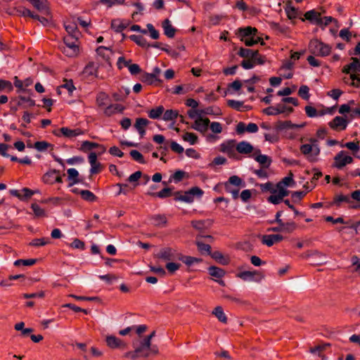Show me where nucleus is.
Here are the masks:
<instances>
[{"mask_svg":"<svg viewBox=\"0 0 360 360\" xmlns=\"http://www.w3.org/2000/svg\"><path fill=\"white\" fill-rule=\"evenodd\" d=\"M184 141L190 143L191 145L195 144L198 141V136L193 132H186L182 136Z\"/></svg>","mask_w":360,"mask_h":360,"instance_id":"nucleus-44","label":"nucleus"},{"mask_svg":"<svg viewBox=\"0 0 360 360\" xmlns=\"http://www.w3.org/2000/svg\"><path fill=\"white\" fill-rule=\"evenodd\" d=\"M345 151L342 150L335 156L333 165L334 167H337L338 169H342L346 165L345 160Z\"/></svg>","mask_w":360,"mask_h":360,"instance_id":"nucleus-27","label":"nucleus"},{"mask_svg":"<svg viewBox=\"0 0 360 360\" xmlns=\"http://www.w3.org/2000/svg\"><path fill=\"white\" fill-rule=\"evenodd\" d=\"M34 147L39 151H43V150H47L49 148H51V149H53V145H52L51 143H49L45 141H42L35 142L34 144Z\"/></svg>","mask_w":360,"mask_h":360,"instance_id":"nucleus-49","label":"nucleus"},{"mask_svg":"<svg viewBox=\"0 0 360 360\" xmlns=\"http://www.w3.org/2000/svg\"><path fill=\"white\" fill-rule=\"evenodd\" d=\"M311 143L303 144L300 146V152L305 156L310 162H317V156L320 154V148L317 144V140L314 138L309 139Z\"/></svg>","mask_w":360,"mask_h":360,"instance_id":"nucleus-2","label":"nucleus"},{"mask_svg":"<svg viewBox=\"0 0 360 360\" xmlns=\"http://www.w3.org/2000/svg\"><path fill=\"white\" fill-rule=\"evenodd\" d=\"M203 191L198 187H193L187 191H176L174 193V199L176 201H184L186 202H192L194 200V195H201Z\"/></svg>","mask_w":360,"mask_h":360,"instance_id":"nucleus-4","label":"nucleus"},{"mask_svg":"<svg viewBox=\"0 0 360 360\" xmlns=\"http://www.w3.org/2000/svg\"><path fill=\"white\" fill-rule=\"evenodd\" d=\"M59 132L63 136L68 138L75 137L83 134V131L80 129H71L68 127H61L59 129Z\"/></svg>","mask_w":360,"mask_h":360,"instance_id":"nucleus-19","label":"nucleus"},{"mask_svg":"<svg viewBox=\"0 0 360 360\" xmlns=\"http://www.w3.org/2000/svg\"><path fill=\"white\" fill-rule=\"evenodd\" d=\"M64 27L68 33L66 36L80 38L81 32L77 27V23L74 22H66L64 24Z\"/></svg>","mask_w":360,"mask_h":360,"instance_id":"nucleus-13","label":"nucleus"},{"mask_svg":"<svg viewBox=\"0 0 360 360\" xmlns=\"http://www.w3.org/2000/svg\"><path fill=\"white\" fill-rule=\"evenodd\" d=\"M141 81L148 85L160 86L162 84V80L157 77L155 73L143 72L141 75Z\"/></svg>","mask_w":360,"mask_h":360,"instance_id":"nucleus-10","label":"nucleus"},{"mask_svg":"<svg viewBox=\"0 0 360 360\" xmlns=\"http://www.w3.org/2000/svg\"><path fill=\"white\" fill-rule=\"evenodd\" d=\"M212 314L218 319V320L219 321H221V323H227V317L225 315L224 312V310H223V308L220 306H217L216 307L213 311H212Z\"/></svg>","mask_w":360,"mask_h":360,"instance_id":"nucleus-34","label":"nucleus"},{"mask_svg":"<svg viewBox=\"0 0 360 360\" xmlns=\"http://www.w3.org/2000/svg\"><path fill=\"white\" fill-rule=\"evenodd\" d=\"M162 27L165 34L169 38H173L175 35L176 29L171 25L169 19H165L162 22Z\"/></svg>","mask_w":360,"mask_h":360,"instance_id":"nucleus-23","label":"nucleus"},{"mask_svg":"<svg viewBox=\"0 0 360 360\" xmlns=\"http://www.w3.org/2000/svg\"><path fill=\"white\" fill-rule=\"evenodd\" d=\"M349 202V198L347 195H335L333 200V205H335L337 207H340V202Z\"/></svg>","mask_w":360,"mask_h":360,"instance_id":"nucleus-53","label":"nucleus"},{"mask_svg":"<svg viewBox=\"0 0 360 360\" xmlns=\"http://www.w3.org/2000/svg\"><path fill=\"white\" fill-rule=\"evenodd\" d=\"M236 149L240 154H250L254 150L253 146L247 141H241L238 143Z\"/></svg>","mask_w":360,"mask_h":360,"instance_id":"nucleus-18","label":"nucleus"},{"mask_svg":"<svg viewBox=\"0 0 360 360\" xmlns=\"http://www.w3.org/2000/svg\"><path fill=\"white\" fill-rule=\"evenodd\" d=\"M278 184H281L282 186H292L295 184V181L293 179V174L292 172H290L289 175L284 177L280 182Z\"/></svg>","mask_w":360,"mask_h":360,"instance_id":"nucleus-58","label":"nucleus"},{"mask_svg":"<svg viewBox=\"0 0 360 360\" xmlns=\"http://www.w3.org/2000/svg\"><path fill=\"white\" fill-rule=\"evenodd\" d=\"M243 180L238 176L233 175L229 177L228 181L225 182L224 188L226 191H231V185L240 186L242 185Z\"/></svg>","mask_w":360,"mask_h":360,"instance_id":"nucleus-26","label":"nucleus"},{"mask_svg":"<svg viewBox=\"0 0 360 360\" xmlns=\"http://www.w3.org/2000/svg\"><path fill=\"white\" fill-rule=\"evenodd\" d=\"M36 262H37V259H17L16 261H15L14 265L15 266H20L21 265H23V266H32V265L35 264Z\"/></svg>","mask_w":360,"mask_h":360,"instance_id":"nucleus-54","label":"nucleus"},{"mask_svg":"<svg viewBox=\"0 0 360 360\" xmlns=\"http://www.w3.org/2000/svg\"><path fill=\"white\" fill-rule=\"evenodd\" d=\"M116 186H118L120 188L119 191L116 194L117 195H120V194L127 195L133 189V188L130 187L127 184L118 183L116 184Z\"/></svg>","mask_w":360,"mask_h":360,"instance_id":"nucleus-55","label":"nucleus"},{"mask_svg":"<svg viewBox=\"0 0 360 360\" xmlns=\"http://www.w3.org/2000/svg\"><path fill=\"white\" fill-rule=\"evenodd\" d=\"M149 124V121L146 118L139 117L136 120L134 127L136 129H146Z\"/></svg>","mask_w":360,"mask_h":360,"instance_id":"nucleus-57","label":"nucleus"},{"mask_svg":"<svg viewBox=\"0 0 360 360\" xmlns=\"http://www.w3.org/2000/svg\"><path fill=\"white\" fill-rule=\"evenodd\" d=\"M68 174V179L70 181L68 186H72L73 185L82 182V180L79 178V172L75 168L68 169L67 171Z\"/></svg>","mask_w":360,"mask_h":360,"instance_id":"nucleus-21","label":"nucleus"},{"mask_svg":"<svg viewBox=\"0 0 360 360\" xmlns=\"http://www.w3.org/2000/svg\"><path fill=\"white\" fill-rule=\"evenodd\" d=\"M227 105L237 111L244 112L252 109L250 105H245L243 101H238L235 100H228Z\"/></svg>","mask_w":360,"mask_h":360,"instance_id":"nucleus-15","label":"nucleus"},{"mask_svg":"<svg viewBox=\"0 0 360 360\" xmlns=\"http://www.w3.org/2000/svg\"><path fill=\"white\" fill-rule=\"evenodd\" d=\"M210 255L217 262L221 264H227L229 262V259L225 258L222 253L219 251H214L213 252H211V255Z\"/></svg>","mask_w":360,"mask_h":360,"instance_id":"nucleus-41","label":"nucleus"},{"mask_svg":"<svg viewBox=\"0 0 360 360\" xmlns=\"http://www.w3.org/2000/svg\"><path fill=\"white\" fill-rule=\"evenodd\" d=\"M355 104V101L354 100H351L348 102L347 104H343L341 105L339 108V113L340 114H345L351 111V105H353Z\"/></svg>","mask_w":360,"mask_h":360,"instance_id":"nucleus-61","label":"nucleus"},{"mask_svg":"<svg viewBox=\"0 0 360 360\" xmlns=\"http://www.w3.org/2000/svg\"><path fill=\"white\" fill-rule=\"evenodd\" d=\"M80 40L77 37H63V44L59 45V50L69 58L77 57L80 53Z\"/></svg>","mask_w":360,"mask_h":360,"instance_id":"nucleus-1","label":"nucleus"},{"mask_svg":"<svg viewBox=\"0 0 360 360\" xmlns=\"http://www.w3.org/2000/svg\"><path fill=\"white\" fill-rule=\"evenodd\" d=\"M177 259L181 261L183 263L190 266L194 263H200L202 262L201 258H197L191 256H186L179 253L177 256Z\"/></svg>","mask_w":360,"mask_h":360,"instance_id":"nucleus-20","label":"nucleus"},{"mask_svg":"<svg viewBox=\"0 0 360 360\" xmlns=\"http://www.w3.org/2000/svg\"><path fill=\"white\" fill-rule=\"evenodd\" d=\"M221 151L223 153H226L227 154H231L233 152L235 148V141L230 140L226 142H224L220 145Z\"/></svg>","mask_w":360,"mask_h":360,"instance_id":"nucleus-35","label":"nucleus"},{"mask_svg":"<svg viewBox=\"0 0 360 360\" xmlns=\"http://www.w3.org/2000/svg\"><path fill=\"white\" fill-rule=\"evenodd\" d=\"M164 111V107L162 105H159L149 110L148 115L150 119L156 120L160 118L162 115H163Z\"/></svg>","mask_w":360,"mask_h":360,"instance_id":"nucleus-32","label":"nucleus"},{"mask_svg":"<svg viewBox=\"0 0 360 360\" xmlns=\"http://www.w3.org/2000/svg\"><path fill=\"white\" fill-rule=\"evenodd\" d=\"M309 88L306 85H302L298 91V95L304 100H309Z\"/></svg>","mask_w":360,"mask_h":360,"instance_id":"nucleus-56","label":"nucleus"},{"mask_svg":"<svg viewBox=\"0 0 360 360\" xmlns=\"http://www.w3.org/2000/svg\"><path fill=\"white\" fill-rule=\"evenodd\" d=\"M179 117V112L176 110H167L163 112L162 119L165 121H172L176 120Z\"/></svg>","mask_w":360,"mask_h":360,"instance_id":"nucleus-37","label":"nucleus"},{"mask_svg":"<svg viewBox=\"0 0 360 360\" xmlns=\"http://www.w3.org/2000/svg\"><path fill=\"white\" fill-rule=\"evenodd\" d=\"M13 90V86L10 81L0 79V91H6L9 93Z\"/></svg>","mask_w":360,"mask_h":360,"instance_id":"nucleus-48","label":"nucleus"},{"mask_svg":"<svg viewBox=\"0 0 360 360\" xmlns=\"http://www.w3.org/2000/svg\"><path fill=\"white\" fill-rule=\"evenodd\" d=\"M49 243L50 240L49 238H34L30 243V245L33 247H40L46 245Z\"/></svg>","mask_w":360,"mask_h":360,"instance_id":"nucleus-47","label":"nucleus"},{"mask_svg":"<svg viewBox=\"0 0 360 360\" xmlns=\"http://www.w3.org/2000/svg\"><path fill=\"white\" fill-rule=\"evenodd\" d=\"M237 277L241 278L243 281H254L256 282H260L264 278V274L262 271L255 270V271H244L237 274Z\"/></svg>","mask_w":360,"mask_h":360,"instance_id":"nucleus-5","label":"nucleus"},{"mask_svg":"<svg viewBox=\"0 0 360 360\" xmlns=\"http://www.w3.org/2000/svg\"><path fill=\"white\" fill-rule=\"evenodd\" d=\"M252 58L243 60L241 62V64H240L241 66L245 70H249V69H252V68H254L255 67L254 59L256 57H258L259 55H261L258 50H255V51L252 50Z\"/></svg>","mask_w":360,"mask_h":360,"instance_id":"nucleus-22","label":"nucleus"},{"mask_svg":"<svg viewBox=\"0 0 360 360\" xmlns=\"http://www.w3.org/2000/svg\"><path fill=\"white\" fill-rule=\"evenodd\" d=\"M81 198L87 202H95L97 200V197L89 190H82L79 192Z\"/></svg>","mask_w":360,"mask_h":360,"instance_id":"nucleus-36","label":"nucleus"},{"mask_svg":"<svg viewBox=\"0 0 360 360\" xmlns=\"http://www.w3.org/2000/svg\"><path fill=\"white\" fill-rule=\"evenodd\" d=\"M210 122V120L207 117H198L195 120V126L193 128L198 131H205L208 128Z\"/></svg>","mask_w":360,"mask_h":360,"instance_id":"nucleus-17","label":"nucleus"},{"mask_svg":"<svg viewBox=\"0 0 360 360\" xmlns=\"http://www.w3.org/2000/svg\"><path fill=\"white\" fill-rule=\"evenodd\" d=\"M105 342L108 347L111 349H124L127 348V344L114 335H108L105 338Z\"/></svg>","mask_w":360,"mask_h":360,"instance_id":"nucleus-8","label":"nucleus"},{"mask_svg":"<svg viewBox=\"0 0 360 360\" xmlns=\"http://www.w3.org/2000/svg\"><path fill=\"white\" fill-rule=\"evenodd\" d=\"M129 39L143 48H148L150 46V44L147 41L146 39L141 35L132 34L129 37Z\"/></svg>","mask_w":360,"mask_h":360,"instance_id":"nucleus-29","label":"nucleus"},{"mask_svg":"<svg viewBox=\"0 0 360 360\" xmlns=\"http://www.w3.org/2000/svg\"><path fill=\"white\" fill-rule=\"evenodd\" d=\"M59 173L58 170L51 169L45 173L42 176V180L44 183L48 184H55V176L56 174Z\"/></svg>","mask_w":360,"mask_h":360,"instance_id":"nucleus-30","label":"nucleus"},{"mask_svg":"<svg viewBox=\"0 0 360 360\" xmlns=\"http://www.w3.org/2000/svg\"><path fill=\"white\" fill-rule=\"evenodd\" d=\"M331 46L318 39H313L309 41V50L311 53L320 57H326L330 55Z\"/></svg>","mask_w":360,"mask_h":360,"instance_id":"nucleus-3","label":"nucleus"},{"mask_svg":"<svg viewBox=\"0 0 360 360\" xmlns=\"http://www.w3.org/2000/svg\"><path fill=\"white\" fill-rule=\"evenodd\" d=\"M96 53L104 60L108 62L110 59V55L112 53V51L108 47L100 46L96 49Z\"/></svg>","mask_w":360,"mask_h":360,"instance_id":"nucleus-25","label":"nucleus"},{"mask_svg":"<svg viewBox=\"0 0 360 360\" xmlns=\"http://www.w3.org/2000/svg\"><path fill=\"white\" fill-rule=\"evenodd\" d=\"M267 200L269 202L274 205H278L283 200V198L278 193H271Z\"/></svg>","mask_w":360,"mask_h":360,"instance_id":"nucleus-63","label":"nucleus"},{"mask_svg":"<svg viewBox=\"0 0 360 360\" xmlns=\"http://www.w3.org/2000/svg\"><path fill=\"white\" fill-rule=\"evenodd\" d=\"M143 347H137L134 351L127 352L124 354V357L127 359H130L131 360H136L138 357H139V353L143 350Z\"/></svg>","mask_w":360,"mask_h":360,"instance_id":"nucleus-52","label":"nucleus"},{"mask_svg":"<svg viewBox=\"0 0 360 360\" xmlns=\"http://www.w3.org/2000/svg\"><path fill=\"white\" fill-rule=\"evenodd\" d=\"M304 18L310 22H315L317 25H321L322 18L321 13L315 10L307 11L304 13Z\"/></svg>","mask_w":360,"mask_h":360,"instance_id":"nucleus-16","label":"nucleus"},{"mask_svg":"<svg viewBox=\"0 0 360 360\" xmlns=\"http://www.w3.org/2000/svg\"><path fill=\"white\" fill-rule=\"evenodd\" d=\"M63 84L60 86V88H64L68 90L70 95L72 94L74 90H75V87L73 83L72 79H65L63 80Z\"/></svg>","mask_w":360,"mask_h":360,"instance_id":"nucleus-51","label":"nucleus"},{"mask_svg":"<svg viewBox=\"0 0 360 360\" xmlns=\"http://www.w3.org/2000/svg\"><path fill=\"white\" fill-rule=\"evenodd\" d=\"M130 155L133 160L139 162V163H145L144 158L143 155L136 150H132L130 151Z\"/></svg>","mask_w":360,"mask_h":360,"instance_id":"nucleus-59","label":"nucleus"},{"mask_svg":"<svg viewBox=\"0 0 360 360\" xmlns=\"http://www.w3.org/2000/svg\"><path fill=\"white\" fill-rule=\"evenodd\" d=\"M257 32L258 30L256 27L247 26L245 27L239 28L236 34H238V37H240V41H243V39H246L247 37H252V35H256Z\"/></svg>","mask_w":360,"mask_h":360,"instance_id":"nucleus-14","label":"nucleus"},{"mask_svg":"<svg viewBox=\"0 0 360 360\" xmlns=\"http://www.w3.org/2000/svg\"><path fill=\"white\" fill-rule=\"evenodd\" d=\"M238 55L245 58V60L252 58V49L241 47L238 52Z\"/></svg>","mask_w":360,"mask_h":360,"instance_id":"nucleus-60","label":"nucleus"},{"mask_svg":"<svg viewBox=\"0 0 360 360\" xmlns=\"http://www.w3.org/2000/svg\"><path fill=\"white\" fill-rule=\"evenodd\" d=\"M110 27L115 32L120 33L127 28V25L120 19H114L111 21Z\"/></svg>","mask_w":360,"mask_h":360,"instance_id":"nucleus-31","label":"nucleus"},{"mask_svg":"<svg viewBox=\"0 0 360 360\" xmlns=\"http://www.w3.org/2000/svg\"><path fill=\"white\" fill-rule=\"evenodd\" d=\"M352 63L345 65L342 72L345 74L356 73L360 72V60L356 57H352Z\"/></svg>","mask_w":360,"mask_h":360,"instance_id":"nucleus-11","label":"nucleus"},{"mask_svg":"<svg viewBox=\"0 0 360 360\" xmlns=\"http://www.w3.org/2000/svg\"><path fill=\"white\" fill-rule=\"evenodd\" d=\"M97 67L94 62H89L84 69V74L88 76H96Z\"/></svg>","mask_w":360,"mask_h":360,"instance_id":"nucleus-38","label":"nucleus"},{"mask_svg":"<svg viewBox=\"0 0 360 360\" xmlns=\"http://www.w3.org/2000/svg\"><path fill=\"white\" fill-rule=\"evenodd\" d=\"M348 124V121L346 118L341 116L335 117L330 122L328 123V126L333 130L335 131H342L347 128Z\"/></svg>","mask_w":360,"mask_h":360,"instance_id":"nucleus-6","label":"nucleus"},{"mask_svg":"<svg viewBox=\"0 0 360 360\" xmlns=\"http://www.w3.org/2000/svg\"><path fill=\"white\" fill-rule=\"evenodd\" d=\"M179 252H177L173 248H164L160 250V252L157 255V257L159 259L170 261L177 259V256L179 255Z\"/></svg>","mask_w":360,"mask_h":360,"instance_id":"nucleus-7","label":"nucleus"},{"mask_svg":"<svg viewBox=\"0 0 360 360\" xmlns=\"http://www.w3.org/2000/svg\"><path fill=\"white\" fill-rule=\"evenodd\" d=\"M31 208L37 217H46L45 210L43 208H41L38 204L32 203L31 205Z\"/></svg>","mask_w":360,"mask_h":360,"instance_id":"nucleus-46","label":"nucleus"},{"mask_svg":"<svg viewBox=\"0 0 360 360\" xmlns=\"http://www.w3.org/2000/svg\"><path fill=\"white\" fill-rule=\"evenodd\" d=\"M109 96L105 92H100L96 96V104L98 107H103L107 105Z\"/></svg>","mask_w":360,"mask_h":360,"instance_id":"nucleus-39","label":"nucleus"},{"mask_svg":"<svg viewBox=\"0 0 360 360\" xmlns=\"http://www.w3.org/2000/svg\"><path fill=\"white\" fill-rule=\"evenodd\" d=\"M153 219L156 226L165 225L167 224V218L165 215H155L153 217Z\"/></svg>","mask_w":360,"mask_h":360,"instance_id":"nucleus-64","label":"nucleus"},{"mask_svg":"<svg viewBox=\"0 0 360 360\" xmlns=\"http://www.w3.org/2000/svg\"><path fill=\"white\" fill-rule=\"evenodd\" d=\"M259 80L260 77L257 75H253L249 79L245 80L244 82L248 84V86H247L248 91L250 93L255 92V89L254 84Z\"/></svg>","mask_w":360,"mask_h":360,"instance_id":"nucleus-42","label":"nucleus"},{"mask_svg":"<svg viewBox=\"0 0 360 360\" xmlns=\"http://www.w3.org/2000/svg\"><path fill=\"white\" fill-rule=\"evenodd\" d=\"M196 245L198 247V250H199V252H200L201 254L206 253L209 255H211L212 248L210 245L197 240Z\"/></svg>","mask_w":360,"mask_h":360,"instance_id":"nucleus-45","label":"nucleus"},{"mask_svg":"<svg viewBox=\"0 0 360 360\" xmlns=\"http://www.w3.org/2000/svg\"><path fill=\"white\" fill-rule=\"evenodd\" d=\"M98 146V143L91 142L89 141H84L82 142L79 150L84 153H87L88 151L91 150L92 149L96 148V147Z\"/></svg>","mask_w":360,"mask_h":360,"instance_id":"nucleus-40","label":"nucleus"},{"mask_svg":"<svg viewBox=\"0 0 360 360\" xmlns=\"http://www.w3.org/2000/svg\"><path fill=\"white\" fill-rule=\"evenodd\" d=\"M283 240V236L280 234L264 235L262 238V243L268 247L274 245Z\"/></svg>","mask_w":360,"mask_h":360,"instance_id":"nucleus-12","label":"nucleus"},{"mask_svg":"<svg viewBox=\"0 0 360 360\" xmlns=\"http://www.w3.org/2000/svg\"><path fill=\"white\" fill-rule=\"evenodd\" d=\"M149 195L153 197H158L160 198H166L168 197H170L172 195H174V193H172V188H164L159 192L156 193H148Z\"/></svg>","mask_w":360,"mask_h":360,"instance_id":"nucleus-28","label":"nucleus"},{"mask_svg":"<svg viewBox=\"0 0 360 360\" xmlns=\"http://www.w3.org/2000/svg\"><path fill=\"white\" fill-rule=\"evenodd\" d=\"M260 188L262 192H270L271 193H277L276 186H274V184L268 181L266 184H263L260 185Z\"/></svg>","mask_w":360,"mask_h":360,"instance_id":"nucleus-50","label":"nucleus"},{"mask_svg":"<svg viewBox=\"0 0 360 360\" xmlns=\"http://www.w3.org/2000/svg\"><path fill=\"white\" fill-rule=\"evenodd\" d=\"M350 74V79L352 80L350 85L352 86H354L355 88H359L360 87V75L359 74L356 73H349Z\"/></svg>","mask_w":360,"mask_h":360,"instance_id":"nucleus-62","label":"nucleus"},{"mask_svg":"<svg viewBox=\"0 0 360 360\" xmlns=\"http://www.w3.org/2000/svg\"><path fill=\"white\" fill-rule=\"evenodd\" d=\"M280 226H282L283 231L286 233H292L297 229V224L295 221L282 222Z\"/></svg>","mask_w":360,"mask_h":360,"instance_id":"nucleus-43","label":"nucleus"},{"mask_svg":"<svg viewBox=\"0 0 360 360\" xmlns=\"http://www.w3.org/2000/svg\"><path fill=\"white\" fill-rule=\"evenodd\" d=\"M208 271L210 276L217 278H221L226 274V271L223 269L215 266L209 267Z\"/></svg>","mask_w":360,"mask_h":360,"instance_id":"nucleus-33","label":"nucleus"},{"mask_svg":"<svg viewBox=\"0 0 360 360\" xmlns=\"http://www.w3.org/2000/svg\"><path fill=\"white\" fill-rule=\"evenodd\" d=\"M298 125L292 124L291 121H278L274 126L276 131H282L287 129H295L297 128Z\"/></svg>","mask_w":360,"mask_h":360,"instance_id":"nucleus-24","label":"nucleus"},{"mask_svg":"<svg viewBox=\"0 0 360 360\" xmlns=\"http://www.w3.org/2000/svg\"><path fill=\"white\" fill-rule=\"evenodd\" d=\"M250 157L253 158L264 168H268L271 163V158L266 155L261 154V150L259 149L255 150Z\"/></svg>","mask_w":360,"mask_h":360,"instance_id":"nucleus-9","label":"nucleus"}]
</instances>
